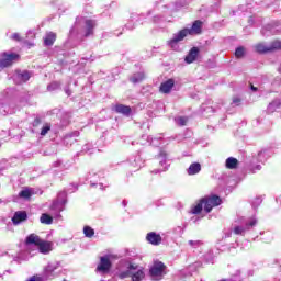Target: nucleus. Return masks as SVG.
<instances>
[{
	"label": "nucleus",
	"mask_w": 281,
	"mask_h": 281,
	"mask_svg": "<svg viewBox=\"0 0 281 281\" xmlns=\"http://www.w3.org/2000/svg\"><path fill=\"white\" fill-rule=\"evenodd\" d=\"M144 276V270H142L139 266L130 265L126 271L119 274V278H121V280H124V278H132V281H142Z\"/></svg>",
	"instance_id": "1"
},
{
	"label": "nucleus",
	"mask_w": 281,
	"mask_h": 281,
	"mask_svg": "<svg viewBox=\"0 0 281 281\" xmlns=\"http://www.w3.org/2000/svg\"><path fill=\"white\" fill-rule=\"evenodd\" d=\"M151 280H161L166 274V265L161 261H155L149 270Z\"/></svg>",
	"instance_id": "2"
},
{
	"label": "nucleus",
	"mask_w": 281,
	"mask_h": 281,
	"mask_svg": "<svg viewBox=\"0 0 281 281\" xmlns=\"http://www.w3.org/2000/svg\"><path fill=\"white\" fill-rule=\"evenodd\" d=\"M20 56L16 53H3L0 55V67H10L14 60H19Z\"/></svg>",
	"instance_id": "3"
},
{
	"label": "nucleus",
	"mask_w": 281,
	"mask_h": 281,
	"mask_svg": "<svg viewBox=\"0 0 281 281\" xmlns=\"http://www.w3.org/2000/svg\"><path fill=\"white\" fill-rule=\"evenodd\" d=\"M202 201H204V211L207 213L212 212L213 207H218V205H221V203H222L221 198L217 195L204 198V199H202Z\"/></svg>",
	"instance_id": "4"
},
{
	"label": "nucleus",
	"mask_w": 281,
	"mask_h": 281,
	"mask_svg": "<svg viewBox=\"0 0 281 281\" xmlns=\"http://www.w3.org/2000/svg\"><path fill=\"white\" fill-rule=\"evenodd\" d=\"M188 35H190L188 33V29H183V30L179 31L178 33L173 34V37L168 41L169 47L175 49V47H177V44L181 43V41H183V38H186V36H188Z\"/></svg>",
	"instance_id": "5"
},
{
	"label": "nucleus",
	"mask_w": 281,
	"mask_h": 281,
	"mask_svg": "<svg viewBox=\"0 0 281 281\" xmlns=\"http://www.w3.org/2000/svg\"><path fill=\"white\" fill-rule=\"evenodd\" d=\"M111 270V256L100 258V263L97 267V271L100 273H109Z\"/></svg>",
	"instance_id": "6"
},
{
	"label": "nucleus",
	"mask_w": 281,
	"mask_h": 281,
	"mask_svg": "<svg viewBox=\"0 0 281 281\" xmlns=\"http://www.w3.org/2000/svg\"><path fill=\"white\" fill-rule=\"evenodd\" d=\"M203 30V22L201 20L194 21L192 26L188 29V34L190 36H195L196 34H201Z\"/></svg>",
	"instance_id": "7"
},
{
	"label": "nucleus",
	"mask_w": 281,
	"mask_h": 281,
	"mask_svg": "<svg viewBox=\"0 0 281 281\" xmlns=\"http://www.w3.org/2000/svg\"><path fill=\"white\" fill-rule=\"evenodd\" d=\"M30 78H32V72L27 71V70H16L15 72V80L16 82L21 83V82H27V80H30Z\"/></svg>",
	"instance_id": "8"
},
{
	"label": "nucleus",
	"mask_w": 281,
	"mask_h": 281,
	"mask_svg": "<svg viewBox=\"0 0 281 281\" xmlns=\"http://www.w3.org/2000/svg\"><path fill=\"white\" fill-rule=\"evenodd\" d=\"M23 221H27V213L25 211L15 212L12 217L13 225H19L20 223H23Z\"/></svg>",
	"instance_id": "9"
},
{
	"label": "nucleus",
	"mask_w": 281,
	"mask_h": 281,
	"mask_svg": "<svg viewBox=\"0 0 281 281\" xmlns=\"http://www.w3.org/2000/svg\"><path fill=\"white\" fill-rule=\"evenodd\" d=\"M175 87V79H168L160 85V93H170Z\"/></svg>",
	"instance_id": "10"
},
{
	"label": "nucleus",
	"mask_w": 281,
	"mask_h": 281,
	"mask_svg": "<svg viewBox=\"0 0 281 281\" xmlns=\"http://www.w3.org/2000/svg\"><path fill=\"white\" fill-rule=\"evenodd\" d=\"M146 239L148 240V243H150V245H161V235L157 233H148Z\"/></svg>",
	"instance_id": "11"
},
{
	"label": "nucleus",
	"mask_w": 281,
	"mask_h": 281,
	"mask_svg": "<svg viewBox=\"0 0 281 281\" xmlns=\"http://www.w3.org/2000/svg\"><path fill=\"white\" fill-rule=\"evenodd\" d=\"M199 56V48L193 47L191 48V50L189 52V54L186 56L184 61L188 65H191V63H194V60H196V57Z\"/></svg>",
	"instance_id": "12"
},
{
	"label": "nucleus",
	"mask_w": 281,
	"mask_h": 281,
	"mask_svg": "<svg viewBox=\"0 0 281 281\" xmlns=\"http://www.w3.org/2000/svg\"><path fill=\"white\" fill-rule=\"evenodd\" d=\"M42 241L43 239H41L36 234L29 235L25 240L26 245H35V247H38Z\"/></svg>",
	"instance_id": "13"
},
{
	"label": "nucleus",
	"mask_w": 281,
	"mask_h": 281,
	"mask_svg": "<svg viewBox=\"0 0 281 281\" xmlns=\"http://www.w3.org/2000/svg\"><path fill=\"white\" fill-rule=\"evenodd\" d=\"M55 42H56V33L49 32L45 35L44 45H46L47 47H52V45H54Z\"/></svg>",
	"instance_id": "14"
},
{
	"label": "nucleus",
	"mask_w": 281,
	"mask_h": 281,
	"mask_svg": "<svg viewBox=\"0 0 281 281\" xmlns=\"http://www.w3.org/2000/svg\"><path fill=\"white\" fill-rule=\"evenodd\" d=\"M187 172L189 176L199 175V172H201V164H191L190 167L187 169Z\"/></svg>",
	"instance_id": "15"
},
{
	"label": "nucleus",
	"mask_w": 281,
	"mask_h": 281,
	"mask_svg": "<svg viewBox=\"0 0 281 281\" xmlns=\"http://www.w3.org/2000/svg\"><path fill=\"white\" fill-rule=\"evenodd\" d=\"M116 113H121L122 115H131V106L117 104L114 108Z\"/></svg>",
	"instance_id": "16"
},
{
	"label": "nucleus",
	"mask_w": 281,
	"mask_h": 281,
	"mask_svg": "<svg viewBox=\"0 0 281 281\" xmlns=\"http://www.w3.org/2000/svg\"><path fill=\"white\" fill-rule=\"evenodd\" d=\"M225 166L228 170H236L238 168V159L229 157L226 159Z\"/></svg>",
	"instance_id": "17"
},
{
	"label": "nucleus",
	"mask_w": 281,
	"mask_h": 281,
	"mask_svg": "<svg viewBox=\"0 0 281 281\" xmlns=\"http://www.w3.org/2000/svg\"><path fill=\"white\" fill-rule=\"evenodd\" d=\"M37 247L41 254H49L52 251V244L44 240Z\"/></svg>",
	"instance_id": "18"
},
{
	"label": "nucleus",
	"mask_w": 281,
	"mask_h": 281,
	"mask_svg": "<svg viewBox=\"0 0 281 281\" xmlns=\"http://www.w3.org/2000/svg\"><path fill=\"white\" fill-rule=\"evenodd\" d=\"M205 203V200H200V202H198L192 209H191V214H201V212L203 211V205Z\"/></svg>",
	"instance_id": "19"
},
{
	"label": "nucleus",
	"mask_w": 281,
	"mask_h": 281,
	"mask_svg": "<svg viewBox=\"0 0 281 281\" xmlns=\"http://www.w3.org/2000/svg\"><path fill=\"white\" fill-rule=\"evenodd\" d=\"M93 27H95V22L93 20L86 21V36H91L93 33Z\"/></svg>",
	"instance_id": "20"
},
{
	"label": "nucleus",
	"mask_w": 281,
	"mask_h": 281,
	"mask_svg": "<svg viewBox=\"0 0 281 281\" xmlns=\"http://www.w3.org/2000/svg\"><path fill=\"white\" fill-rule=\"evenodd\" d=\"M256 52H258V54H267L269 52H271V48L269 45L266 44H257L255 46Z\"/></svg>",
	"instance_id": "21"
},
{
	"label": "nucleus",
	"mask_w": 281,
	"mask_h": 281,
	"mask_svg": "<svg viewBox=\"0 0 281 281\" xmlns=\"http://www.w3.org/2000/svg\"><path fill=\"white\" fill-rule=\"evenodd\" d=\"M32 195H34V189H29V188L22 190V191L19 193V196H20L21 199H31Z\"/></svg>",
	"instance_id": "22"
},
{
	"label": "nucleus",
	"mask_w": 281,
	"mask_h": 281,
	"mask_svg": "<svg viewBox=\"0 0 281 281\" xmlns=\"http://www.w3.org/2000/svg\"><path fill=\"white\" fill-rule=\"evenodd\" d=\"M41 223L44 225H52L54 223V218L49 216L47 213H43L40 218Z\"/></svg>",
	"instance_id": "23"
},
{
	"label": "nucleus",
	"mask_w": 281,
	"mask_h": 281,
	"mask_svg": "<svg viewBox=\"0 0 281 281\" xmlns=\"http://www.w3.org/2000/svg\"><path fill=\"white\" fill-rule=\"evenodd\" d=\"M130 80L133 82V85H137V82H142L144 80V72H136L134 74Z\"/></svg>",
	"instance_id": "24"
},
{
	"label": "nucleus",
	"mask_w": 281,
	"mask_h": 281,
	"mask_svg": "<svg viewBox=\"0 0 281 281\" xmlns=\"http://www.w3.org/2000/svg\"><path fill=\"white\" fill-rule=\"evenodd\" d=\"M281 102L280 100H274L268 105V112L274 113L276 109H280Z\"/></svg>",
	"instance_id": "25"
},
{
	"label": "nucleus",
	"mask_w": 281,
	"mask_h": 281,
	"mask_svg": "<svg viewBox=\"0 0 281 281\" xmlns=\"http://www.w3.org/2000/svg\"><path fill=\"white\" fill-rule=\"evenodd\" d=\"M270 52H278L281 49V42L280 41H274L271 44H269Z\"/></svg>",
	"instance_id": "26"
},
{
	"label": "nucleus",
	"mask_w": 281,
	"mask_h": 281,
	"mask_svg": "<svg viewBox=\"0 0 281 281\" xmlns=\"http://www.w3.org/2000/svg\"><path fill=\"white\" fill-rule=\"evenodd\" d=\"M176 124H178V126H186V124H188V117L186 116H179L177 119H175Z\"/></svg>",
	"instance_id": "27"
},
{
	"label": "nucleus",
	"mask_w": 281,
	"mask_h": 281,
	"mask_svg": "<svg viewBox=\"0 0 281 281\" xmlns=\"http://www.w3.org/2000/svg\"><path fill=\"white\" fill-rule=\"evenodd\" d=\"M83 234L87 238H92V236L95 234V231H93V228L86 226L83 228Z\"/></svg>",
	"instance_id": "28"
},
{
	"label": "nucleus",
	"mask_w": 281,
	"mask_h": 281,
	"mask_svg": "<svg viewBox=\"0 0 281 281\" xmlns=\"http://www.w3.org/2000/svg\"><path fill=\"white\" fill-rule=\"evenodd\" d=\"M235 56L236 58H243V56H245V47L243 46L237 47L235 50Z\"/></svg>",
	"instance_id": "29"
},
{
	"label": "nucleus",
	"mask_w": 281,
	"mask_h": 281,
	"mask_svg": "<svg viewBox=\"0 0 281 281\" xmlns=\"http://www.w3.org/2000/svg\"><path fill=\"white\" fill-rule=\"evenodd\" d=\"M47 89L48 91H56V89H60V82H52L50 85H48Z\"/></svg>",
	"instance_id": "30"
},
{
	"label": "nucleus",
	"mask_w": 281,
	"mask_h": 281,
	"mask_svg": "<svg viewBox=\"0 0 281 281\" xmlns=\"http://www.w3.org/2000/svg\"><path fill=\"white\" fill-rule=\"evenodd\" d=\"M49 131H52V125H49V124L46 123V124L42 127L41 135H42V136H45L47 133H49Z\"/></svg>",
	"instance_id": "31"
},
{
	"label": "nucleus",
	"mask_w": 281,
	"mask_h": 281,
	"mask_svg": "<svg viewBox=\"0 0 281 281\" xmlns=\"http://www.w3.org/2000/svg\"><path fill=\"white\" fill-rule=\"evenodd\" d=\"M57 267L54 263H48V266L45 268L46 273H54L56 271Z\"/></svg>",
	"instance_id": "32"
},
{
	"label": "nucleus",
	"mask_w": 281,
	"mask_h": 281,
	"mask_svg": "<svg viewBox=\"0 0 281 281\" xmlns=\"http://www.w3.org/2000/svg\"><path fill=\"white\" fill-rule=\"evenodd\" d=\"M234 233L237 235L245 234V228H243V226H236Z\"/></svg>",
	"instance_id": "33"
},
{
	"label": "nucleus",
	"mask_w": 281,
	"mask_h": 281,
	"mask_svg": "<svg viewBox=\"0 0 281 281\" xmlns=\"http://www.w3.org/2000/svg\"><path fill=\"white\" fill-rule=\"evenodd\" d=\"M258 223V221L256 218H251L250 222L247 224V227H254V225H256Z\"/></svg>",
	"instance_id": "34"
},
{
	"label": "nucleus",
	"mask_w": 281,
	"mask_h": 281,
	"mask_svg": "<svg viewBox=\"0 0 281 281\" xmlns=\"http://www.w3.org/2000/svg\"><path fill=\"white\" fill-rule=\"evenodd\" d=\"M11 38H12L13 41H21V35H19V33H14V34L11 36Z\"/></svg>",
	"instance_id": "35"
},
{
	"label": "nucleus",
	"mask_w": 281,
	"mask_h": 281,
	"mask_svg": "<svg viewBox=\"0 0 281 281\" xmlns=\"http://www.w3.org/2000/svg\"><path fill=\"white\" fill-rule=\"evenodd\" d=\"M233 104H234L235 106H238V105L240 104V99H239V98L233 99Z\"/></svg>",
	"instance_id": "36"
},
{
	"label": "nucleus",
	"mask_w": 281,
	"mask_h": 281,
	"mask_svg": "<svg viewBox=\"0 0 281 281\" xmlns=\"http://www.w3.org/2000/svg\"><path fill=\"white\" fill-rule=\"evenodd\" d=\"M27 281H41L40 277L33 276Z\"/></svg>",
	"instance_id": "37"
},
{
	"label": "nucleus",
	"mask_w": 281,
	"mask_h": 281,
	"mask_svg": "<svg viewBox=\"0 0 281 281\" xmlns=\"http://www.w3.org/2000/svg\"><path fill=\"white\" fill-rule=\"evenodd\" d=\"M189 245H191V247H194V245H199V241L189 240Z\"/></svg>",
	"instance_id": "38"
},
{
	"label": "nucleus",
	"mask_w": 281,
	"mask_h": 281,
	"mask_svg": "<svg viewBox=\"0 0 281 281\" xmlns=\"http://www.w3.org/2000/svg\"><path fill=\"white\" fill-rule=\"evenodd\" d=\"M251 90H252V91H258V88L251 86Z\"/></svg>",
	"instance_id": "39"
},
{
	"label": "nucleus",
	"mask_w": 281,
	"mask_h": 281,
	"mask_svg": "<svg viewBox=\"0 0 281 281\" xmlns=\"http://www.w3.org/2000/svg\"><path fill=\"white\" fill-rule=\"evenodd\" d=\"M66 93H67L68 95H70L69 91H66Z\"/></svg>",
	"instance_id": "40"
},
{
	"label": "nucleus",
	"mask_w": 281,
	"mask_h": 281,
	"mask_svg": "<svg viewBox=\"0 0 281 281\" xmlns=\"http://www.w3.org/2000/svg\"><path fill=\"white\" fill-rule=\"evenodd\" d=\"M157 172H159V170H156V171H155V175H157Z\"/></svg>",
	"instance_id": "41"
},
{
	"label": "nucleus",
	"mask_w": 281,
	"mask_h": 281,
	"mask_svg": "<svg viewBox=\"0 0 281 281\" xmlns=\"http://www.w3.org/2000/svg\"><path fill=\"white\" fill-rule=\"evenodd\" d=\"M259 155H262V151H261V153H259Z\"/></svg>",
	"instance_id": "42"
}]
</instances>
